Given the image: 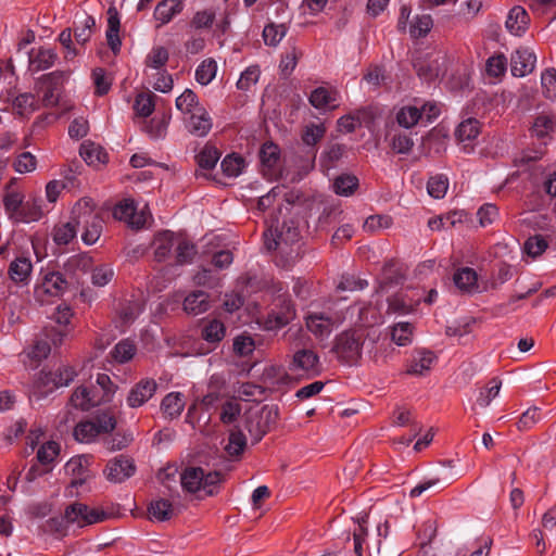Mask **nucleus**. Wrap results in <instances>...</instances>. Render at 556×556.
I'll list each match as a JSON object with an SVG mask.
<instances>
[{
  "label": "nucleus",
  "mask_w": 556,
  "mask_h": 556,
  "mask_svg": "<svg viewBox=\"0 0 556 556\" xmlns=\"http://www.w3.org/2000/svg\"><path fill=\"white\" fill-rule=\"evenodd\" d=\"M73 220L83 228L81 239L86 244L96 243L103 229V219L92 199L83 198L72 210Z\"/></svg>",
  "instance_id": "obj_1"
},
{
  "label": "nucleus",
  "mask_w": 556,
  "mask_h": 556,
  "mask_svg": "<svg viewBox=\"0 0 556 556\" xmlns=\"http://www.w3.org/2000/svg\"><path fill=\"white\" fill-rule=\"evenodd\" d=\"M365 334L362 330L350 329L334 338L331 353L343 365L355 366L362 358Z\"/></svg>",
  "instance_id": "obj_2"
},
{
  "label": "nucleus",
  "mask_w": 556,
  "mask_h": 556,
  "mask_svg": "<svg viewBox=\"0 0 556 556\" xmlns=\"http://www.w3.org/2000/svg\"><path fill=\"white\" fill-rule=\"evenodd\" d=\"M278 406L264 405L257 410H249L244 417V428L249 432L252 444L258 443L277 424Z\"/></svg>",
  "instance_id": "obj_3"
},
{
  "label": "nucleus",
  "mask_w": 556,
  "mask_h": 556,
  "mask_svg": "<svg viewBox=\"0 0 556 556\" xmlns=\"http://www.w3.org/2000/svg\"><path fill=\"white\" fill-rule=\"evenodd\" d=\"M115 515L103 509L91 508L87 504L75 502L64 509V519L70 525H77L79 528L103 522Z\"/></svg>",
  "instance_id": "obj_4"
},
{
  "label": "nucleus",
  "mask_w": 556,
  "mask_h": 556,
  "mask_svg": "<svg viewBox=\"0 0 556 556\" xmlns=\"http://www.w3.org/2000/svg\"><path fill=\"white\" fill-rule=\"evenodd\" d=\"M294 317L295 308L292 301L285 295H279L264 320V328L266 330H278L287 326Z\"/></svg>",
  "instance_id": "obj_5"
},
{
  "label": "nucleus",
  "mask_w": 556,
  "mask_h": 556,
  "mask_svg": "<svg viewBox=\"0 0 556 556\" xmlns=\"http://www.w3.org/2000/svg\"><path fill=\"white\" fill-rule=\"evenodd\" d=\"M65 79V73L62 71L51 72L45 74L37 80V85H40L42 91V105L45 108L55 106L59 104L58 91L63 85Z\"/></svg>",
  "instance_id": "obj_6"
},
{
  "label": "nucleus",
  "mask_w": 556,
  "mask_h": 556,
  "mask_svg": "<svg viewBox=\"0 0 556 556\" xmlns=\"http://www.w3.org/2000/svg\"><path fill=\"white\" fill-rule=\"evenodd\" d=\"M136 472V464L132 457L121 454L109 460L104 469L106 479L113 483H122Z\"/></svg>",
  "instance_id": "obj_7"
},
{
  "label": "nucleus",
  "mask_w": 556,
  "mask_h": 556,
  "mask_svg": "<svg viewBox=\"0 0 556 556\" xmlns=\"http://www.w3.org/2000/svg\"><path fill=\"white\" fill-rule=\"evenodd\" d=\"M265 236V247L268 251L281 249L282 245H291L300 240V230L298 224L290 219L283 222L280 228L275 229V236L269 239L267 233Z\"/></svg>",
  "instance_id": "obj_8"
},
{
  "label": "nucleus",
  "mask_w": 556,
  "mask_h": 556,
  "mask_svg": "<svg viewBox=\"0 0 556 556\" xmlns=\"http://www.w3.org/2000/svg\"><path fill=\"white\" fill-rule=\"evenodd\" d=\"M289 370L303 371L309 377L317 376L320 372L319 356L309 349L298 350L292 356Z\"/></svg>",
  "instance_id": "obj_9"
},
{
  "label": "nucleus",
  "mask_w": 556,
  "mask_h": 556,
  "mask_svg": "<svg viewBox=\"0 0 556 556\" xmlns=\"http://www.w3.org/2000/svg\"><path fill=\"white\" fill-rule=\"evenodd\" d=\"M420 303V294L414 289L401 290L388 299L389 312L407 314L415 309Z\"/></svg>",
  "instance_id": "obj_10"
},
{
  "label": "nucleus",
  "mask_w": 556,
  "mask_h": 556,
  "mask_svg": "<svg viewBox=\"0 0 556 556\" xmlns=\"http://www.w3.org/2000/svg\"><path fill=\"white\" fill-rule=\"evenodd\" d=\"M447 138V131L443 127L431 129L421 140V153L426 156L441 154L446 149Z\"/></svg>",
  "instance_id": "obj_11"
},
{
  "label": "nucleus",
  "mask_w": 556,
  "mask_h": 556,
  "mask_svg": "<svg viewBox=\"0 0 556 556\" xmlns=\"http://www.w3.org/2000/svg\"><path fill=\"white\" fill-rule=\"evenodd\" d=\"M157 383L154 379L146 378L136 383L127 396V404L131 408H137L147 403L155 393Z\"/></svg>",
  "instance_id": "obj_12"
},
{
  "label": "nucleus",
  "mask_w": 556,
  "mask_h": 556,
  "mask_svg": "<svg viewBox=\"0 0 556 556\" xmlns=\"http://www.w3.org/2000/svg\"><path fill=\"white\" fill-rule=\"evenodd\" d=\"M536 58L529 49H517L510 58V71L515 77H523L533 72Z\"/></svg>",
  "instance_id": "obj_13"
},
{
  "label": "nucleus",
  "mask_w": 556,
  "mask_h": 556,
  "mask_svg": "<svg viewBox=\"0 0 556 556\" xmlns=\"http://www.w3.org/2000/svg\"><path fill=\"white\" fill-rule=\"evenodd\" d=\"M378 535L382 536L372 546L367 545L368 556H400L403 553L402 546H392L391 541L388 539L389 523L386 521L382 526L379 525Z\"/></svg>",
  "instance_id": "obj_14"
},
{
  "label": "nucleus",
  "mask_w": 556,
  "mask_h": 556,
  "mask_svg": "<svg viewBox=\"0 0 556 556\" xmlns=\"http://www.w3.org/2000/svg\"><path fill=\"white\" fill-rule=\"evenodd\" d=\"M113 216L118 220L128 222L137 229L143 227L147 222V217L143 212L137 214L135 203L131 200H126L115 205Z\"/></svg>",
  "instance_id": "obj_15"
},
{
  "label": "nucleus",
  "mask_w": 556,
  "mask_h": 556,
  "mask_svg": "<svg viewBox=\"0 0 556 556\" xmlns=\"http://www.w3.org/2000/svg\"><path fill=\"white\" fill-rule=\"evenodd\" d=\"M305 325L315 338L319 340L327 339L332 332L333 320L324 313H313L306 316Z\"/></svg>",
  "instance_id": "obj_16"
},
{
  "label": "nucleus",
  "mask_w": 556,
  "mask_h": 556,
  "mask_svg": "<svg viewBox=\"0 0 556 556\" xmlns=\"http://www.w3.org/2000/svg\"><path fill=\"white\" fill-rule=\"evenodd\" d=\"M437 356L429 350H416L406 368V374L415 376H424L431 368Z\"/></svg>",
  "instance_id": "obj_17"
},
{
  "label": "nucleus",
  "mask_w": 556,
  "mask_h": 556,
  "mask_svg": "<svg viewBox=\"0 0 556 556\" xmlns=\"http://www.w3.org/2000/svg\"><path fill=\"white\" fill-rule=\"evenodd\" d=\"M189 115L190 117L187 123L189 132L197 137L206 136L212 129V119L207 111L203 106L197 108Z\"/></svg>",
  "instance_id": "obj_18"
},
{
  "label": "nucleus",
  "mask_w": 556,
  "mask_h": 556,
  "mask_svg": "<svg viewBox=\"0 0 556 556\" xmlns=\"http://www.w3.org/2000/svg\"><path fill=\"white\" fill-rule=\"evenodd\" d=\"M529 23L530 16L526 9L515 5L510 9L505 25L510 34L521 36L528 29Z\"/></svg>",
  "instance_id": "obj_19"
},
{
  "label": "nucleus",
  "mask_w": 556,
  "mask_h": 556,
  "mask_svg": "<svg viewBox=\"0 0 556 556\" xmlns=\"http://www.w3.org/2000/svg\"><path fill=\"white\" fill-rule=\"evenodd\" d=\"M211 307L210 295L205 291L197 290L188 294L184 300V311L189 315H200Z\"/></svg>",
  "instance_id": "obj_20"
},
{
  "label": "nucleus",
  "mask_w": 556,
  "mask_h": 556,
  "mask_svg": "<svg viewBox=\"0 0 556 556\" xmlns=\"http://www.w3.org/2000/svg\"><path fill=\"white\" fill-rule=\"evenodd\" d=\"M178 236L170 230L159 232L153 240L154 257L157 262L165 261L177 243Z\"/></svg>",
  "instance_id": "obj_21"
},
{
  "label": "nucleus",
  "mask_w": 556,
  "mask_h": 556,
  "mask_svg": "<svg viewBox=\"0 0 556 556\" xmlns=\"http://www.w3.org/2000/svg\"><path fill=\"white\" fill-rule=\"evenodd\" d=\"M108 30L106 40L110 49L114 54H117L121 50L122 41L119 38L121 21L118 11L115 7L111 5L108 9Z\"/></svg>",
  "instance_id": "obj_22"
},
{
  "label": "nucleus",
  "mask_w": 556,
  "mask_h": 556,
  "mask_svg": "<svg viewBox=\"0 0 556 556\" xmlns=\"http://www.w3.org/2000/svg\"><path fill=\"white\" fill-rule=\"evenodd\" d=\"M56 58L58 55L52 49H31L29 52V70L34 72L48 70L54 64Z\"/></svg>",
  "instance_id": "obj_23"
},
{
  "label": "nucleus",
  "mask_w": 556,
  "mask_h": 556,
  "mask_svg": "<svg viewBox=\"0 0 556 556\" xmlns=\"http://www.w3.org/2000/svg\"><path fill=\"white\" fill-rule=\"evenodd\" d=\"M203 469L201 467H186L180 473V483L184 491L197 493L202 490Z\"/></svg>",
  "instance_id": "obj_24"
},
{
  "label": "nucleus",
  "mask_w": 556,
  "mask_h": 556,
  "mask_svg": "<svg viewBox=\"0 0 556 556\" xmlns=\"http://www.w3.org/2000/svg\"><path fill=\"white\" fill-rule=\"evenodd\" d=\"M453 280L455 286L463 292L472 293L478 291V275L475 269L470 267H463L458 269Z\"/></svg>",
  "instance_id": "obj_25"
},
{
  "label": "nucleus",
  "mask_w": 556,
  "mask_h": 556,
  "mask_svg": "<svg viewBox=\"0 0 556 556\" xmlns=\"http://www.w3.org/2000/svg\"><path fill=\"white\" fill-rule=\"evenodd\" d=\"M15 184V179H11L5 185V194L3 198V204L7 213H9L11 218L16 220L18 214L23 207V194L17 191L12 190V186Z\"/></svg>",
  "instance_id": "obj_26"
},
{
  "label": "nucleus",
  "mask_w": 556,
  "mask_h": 556,
  "mask_svg": "<svg viewBox=\"0 0 556 556\" xmlns=\"http://www.w3.org/2000/svg\"><path fill=\"white\" fill-rule=\"evenodd\" d=\"M79 154L88 165L105 164L108 154L102 147L91 141L81 143Z\"/></svg>",
  "instance_id": "obj_27"
},
{
  "label": "nucleus",
  "mask_w": 556,
  "mask_h": 556,
  "mask_svg": "<svg viewBox=\"0 0 556 556\" xmlns=\"http://www.w3.org/2000/svg\"><path fill=\"white\" fill-rule=\"evenodd\" d=\"M148 515L150 520L164 522L175 516V509L169 501L160 498L150 503Z\"/></svg>",
  "instance_id": "obj_28"
},
{
  "label": "nucleus",
  "mask_w": 556,
  "mask_h": 556,
  "mask_svg": "<svg viewBox=\"0 0 556 556\" xmlns=\"http://www.w3.org/2000/svg\"><path fill=\"white\" fill-rule=\"evenodd\" d=\"M68 282L59 271H51L45 275L41 288L45 293L52 296L61 295L67 288Z\"/></svg>",
  "instance_id": "obj_29"
},
{
  "label": "nucleus",
  "mask_w": 556,
  "mask_h": 556,
  "mask_svg": "<svg viewBox=\"0 0 556 556\" xmlns=\"http://www.w3.org/2000/svg\"><path fill=\"white\" fill-rule=\"evenodd\" d=\"M181 0H162L155 8L154 16L162 24L168 23L173 16L182 11Z\"/></svg>",
  "instance_id": "obj_30"
},
{
  "label": "nucleus",
  "mask_w": 556,
  "mask_h": 556,
  "mask_svg": "<svg viewBox=\"0 0 556 556\" xmlns=\"http://www.w3.org/2000/svg\"><path fill=\"white\" fill-rule=\"evenodd\" d=\"M78 227L79 226L73 220V216L70 222L54 226L52 232L53 241L58 245L68 244L76 237Z\"/></svg>",
  "instance_id": "obj_31"
},
{
  "label": "nucleus",
  "mask_w": 556,
  "mask_h": 556,
  "mask_svg": "<svg viewBox=\"0 0 556 556\" xmlns=\"http://www.w3.org/2000/svg\"><path fill=\"white\" fill-rule=\"evenodd\" d=\"M185 402L182 400V395L179 392H173L167 394L162 403L161 409L164 415L170 419L178 417L184 410Z\"/></svg>",
  "instance_id": "obj_32"
},
{
  "label": "nucleus",
  "mask_w": 556,
  "mask_h": 556,
  "mask_svg": "<svg viewBox=\"0 0 556 556\" xmlns=\"http://www.w3.org/2000/svg\"><path fill=\"white\" fill-rule=\"evenodd\" d=\"M338 99V91L336 89H328L325 87H318L314 89L308 98L309 103L315 109H324L329 104L336 102Z\"/></svg>",
  "instance_id": "obj_33"
},
{
  "label": "nucleus",
  "mask_w": 556,
  "mask_h": 556,
  "mask_svg": "<svg viewBox=\"0 0 556 556\" xmlns=\"http://www.w3.org/2000/svg\"><path fill=\"white\" fill-rule=\"evenodd\" d=\"M247 447V438L243 431L235 427L229 431L228 443L225 446V451L231 457L240 456Z\"/></svg>",
  "instance_id": "obj_34"
},
{
  "label": "nucleus",
  "mask_w": 556,
  "mask_h": 556,
  "mask_svg": "<svg viewBox=\"0 0 556 556\" xmlns=\"http://www.w3.org/2000/svg\"><path fill=\"white\" fill-rule=\"evenodd\" d=\"M31 263L26 257H17L9 266V276L15 282H26L31 273Z\"/></svg>",
  "instance_id": "obj_35"
},
{
  "label": "nucleus",
  "mask_w": 556,
  "mask_h": 556,
  "mask_svg": "<svg viewBox=\"0 0 556 556\" xmlns=\"http://www.w3.org/2000/svg\"><path fill=\"white\" fill-rule=\"evenodd\" d=\"M226 336L225 325L217 319L208 321L201 330V337L207 343H219Z\"/></svg>",
  "instance_id": "obj_36"
},
{
  "label": "nucleus",
  "mask_w": 556,
  "mask_h": 556,
  "mask_svg": "<svg viewBox=\"0 0 556 556\" xmlns=\"http://www.w3.org/2000/svg\"><path fill=\"white\" fill-rule=\"evenodd\" d=\"M286 24L268 23L263 29V39L266 46L276 47L287 35Z\"/></svg>",
  "instance_id": "obj_37"
},
{
  "label": "nucleus",
  "mask_w": 556,
  "mask_h": 556,
  "mask_svg": "<svg viewBox=\"0 0 556 556\" xmlns=\"http://www.w3.org/2000/svg\"><path fill=\"white\" fill-rule=\"evenodd\" d=\"M480 132V123L476 118L463 121L455 130V136L459 141H470L477 138Z\"/></svg>",
  "instance_id": "obj_38"
},
{
  "label": "nucleus",
  "mask_w": 556,
  "mask_h": 556,
  "mask_svg": "<svg viewBox=\"0 0 556 556\" xmlns=\"http://www.w3.org/2000/svg\"><path fill=\"white\" fill-rule=\"evenodd\" d=\"M404 279V275L393 261L386 263L382 269V278L380 288L386 289L400 283Z\"/></svg>",
  "instance_id": "obj_39"
},
{
  "label": "nucleus",
  "mask_w": 556,
  "mask_h": 556,
  "mask_svg": "<svg viewBox=\"0 0 556 556\" xmlns=\"http://www.w3.org/2000/svg\"><path fill=\"white\" fill-rule=\"evenodd\" d=\"M197 254L195 245L187 239L180 238L178 236L176 243V264L184 265L192 262L194 255Z\"/></svg>",
  "instance_id": "obj_40"
},
{
  "label": "nucleus",
  "mask_w": 556,
  "mask_h": 556,
  "mask_svg": "<svg viewBox=\"0 0 556 556\" xmlns=\"http://www.w3.org/2000/svg\"><path fill=\"white\" fill-rule=\"evenodd\" d=\"M155 94L152 92H142L139 93L134 103V110L137 113V115L142 117L150 116L155 108Z\"/></svg>",
  "instance_id": "obj_41"
},
{
  "label": "nucleus",
  "mask_w": 556,
  "mask_h": 556,
  "mask_svg": "<svg viewBox=\"0 0 556 556\" xmlns=\"http://www.w3.org/2000/svg\"><path fill=\"white\" fill-rule=\"evenodd\" d=\"M72 405L81 410H89L90 408L97 406L100 402H96L91 395L90 391L85 387H78L72 394L70 399Z\"/></svg>",
  "instance_id": "obj_42"
},
{
  "label": "nucleus",
  "mask_w": 556,
  "mask_h": 556,
  "mask_svg": "<svg viewBox=\"0 0 556 556\" xmlns=\"http://www.w3.org/2000/svg\"><path fill=\"white\" fill-rule=\"evenodd\" d=\"M12 106L14 112L20 116L33 113L39 109L38 104L35 101V97L28 92L18 94L13 100Z\"/></svg>",
  "instance_id": "obj_43"
},
{
  "label": "nucleus",
  "mask_w": 556,
  "mask_h": 556,
  "mask_svg": "<svg viewBox=\"0 0 556 556\" xmlns=\"http://www.w3.org/2000/svg\"><path fill=\"white\" fill-rule=\"evenodd\" d=\"M73 434L78 442L89 443L99 435V430L96 429L92 420H87L77 424Z\"/></svg>",
  "instance_id": "obj_44"
},
{
  "label": "nucleus",
  "mask_w": 556,
  "mask_h": 556,
  "mask_svg": "<svg viewBox=\"0 0 556 556\" xmlns=\"http://www.w3.org/2000/svg\"><path fill=\"white\" fill-rule=\"evenodd\" d=\"M367 522L368 515L365 514L364 516L357 519V525L353 529V543L355 556H363V544L365 542V538L367 536Z\"/></svg>",
  "instance_id": "obj_45"
},
{
  "label": "nucleus",
  "mask_w": 556,
  "mask_h": 556,
  "mask_svg": "<svg viewBox=\"0 0 556 556\" xmlns=\"http://www.w3.org/2000/svg\"><path fill=\"white\" fill-rule=\"evenodd\" d=\"M422 118V113L416 106H404L396 114V122L400 126L410 128Z\"/></svg>",
  "instance_id": "obj_46"
},
{
  "label": "nucleus",
  "mask_w": 556,
  "mask_h": 556,
  "mask_svg": "<svg viewBox=\"0 0 556 556\" xmlns=\"http://www.w3.org/2000/svg\"><path fill=\"white\" fill-rule=\"evenodd\" d=\"M417 75L426 81H432L441 75L440 62L438 59L429 62L415 64Z\"/></svg>",
  "instance_id": "obj_47"
},
{
  "label": "nucleus",
  "mask_w": 556,
  "mask_h": 556,
  "mask_svg": "<svg viewBox=\"0 0 556 556\" xmlns=\"http://www.w3.org/2000/svg\"><path fill=\"white\" fill-rule=\"evenodd\" d=\"M219 157L220 153L215 147L205 144L203 150L197 155V162L201 168L212 169L215 167Z\"/></svg>",
  "instance_id": "obj_48"
},
{
  "label": "nucleus",
  "mask_w": 556,
  "mask_h": 556,
  "mask_svg": "<svg viewBox=\"0 0 556 556\" xmlns=\"http://www.w3.org/2000/svg\"><path fill=\"white\" fill-rule=\"evenodd\" d=\"M279 148L273 142H266L260 150V160L264 167L271 169L279 160Z\"/></svg>",
  "instance_id": "obj_49"
},
{
  "label": "nucleus",
  "mask_w": 556,
  "mask_h": 556,
  "mask_svg": "<svg viewBox=\"0 0 556 556\" xmlns=\"http://www.w3.org/2000/svg\"><path fill=\"white\" fill-rule=\"evenodd\" d=\"M357 187L358 178L354 175H341L333 182L334 191L340 195H351Z\"/></svg>",
  "instance_id": "obj_50"
},
{
  "label": "nucleus",
  "mask_w": 556,
  "mask_h": 556,
  "mask_svg": "<svg viewBox=\"0 0 556 556\" xmlns=\"http://www.w3.org/2000/svg\"><path fill=\"white\" fill-rule=\"evenodd\" d=\"M168 59V50L165 47L157 46L152 48L150 53L147 55L144 64L148 67L160 70L167 63Z\"/></svg>",
  "instance_id": "obj_51"
},
{
  "label": "nucleus",
  "mask_w": 556,
  "mask_h": 556,
  "mask_svg": "<svg viewBox=\"0 0 556 556\" xmlns=\"http://www.w3.org/2000/svg\"><path fill=\"white\" fill-rule=\"evenodd\" d=\"M217 65L213 59L204 60L195 71V79L201 85H207L216 75Z\"/></svg>",
  "instance_id": "obj_52"
},
{
  "label": "nucleus",
  "mask_w": 556,
  "mask_h": 556,
  "mask_svg": "<svg viewBox=\"0 0 556 556\" xmlns=\"http://www.w3.org/2000/svg\"><path fill=\"white\" fill-rule=\"evenodd\" d=\"M136 354V345L129 340L118 342L111 352L112 357L118 363L130 361Z\"/></svg>",
  "instance_id": "obj_53"
},
{
  "label": "nucleus",
  "mask_w": 556,
  "mask_h": 556,
  "mask_svg": "<svg viewBox=\"0 0 556 556\" xmlns=\"http://www.w3.org/2000/svg\"><path fill=\"white\" fill-rule=\"evenodd\" d=\"M413 326L409 323H399L391 330V339L400 346L406 345L412 341Z\"/></svg>",
  "instance_id": "obj_54"
},
{
  "label": "nucleus",
  "mask_w": 556,
  "mask_h": 556,
  "mask_svg": "<svg viewBox=\"0 0 556 556\" xmlns=\"http://www.w3.org/2000/svg\"><path fill=\"white\" fill-rule=\"evenodd\" d=\"M176 108L185 114L195 111L197 108H202L199 104L197 94L191 89H186L177 99Z\"/></svg>",
  "instance_id": "obj_55"
},
{
  "label": "nucleus",
  "mask_w": 556,
  "mask_h": 556,
  "mask_svg": "<svg viewBox=\"0 0 556 556\" xmlns=\"http://www.w3.org/2000/svg\"><path fill=\"white\" fill-rule=\"evenodd\" d=\"M513 267L504 262L497 264L496 270L493 271L489 286L491 289H497L500 286L513 278Z\"/></svg>",
  "instance_id": "obj_56"
},
{
  "label": "nucleus",
  "mask_w": 556,
  "mask_h": 556,
  "mask_svg": "<svg viewBox=\"0 0 556 556\" xmlns=\"http://www.w3.org/2000/svg\"><path fill=\"white\" fill-rule=\"evenodd\" d=\"M41 201L34 200L31 203L27 202L23 205L18 217H16L17 222H35L42 217L43 212L41 208Z\"/></svg>",
  "instance_id": "obj_57"
},
{
  "label": "nucleus",
  "mask_w": 556,
  "mask_h": 556,
  "mask_svg": "<svg viewBox=\"0 0 556 556\" xmlns=\"http://www.w3.org/2000/svg\"><path fill=\"white\" fill-rule=\"evenodd\" d=\"M448 188V180L444 175L431 177L427 184L428 193L434 199H442Z\"/></svg>",
  "instance_id": "obj_58"
},
{
  "label": "nucleus",
  "mask_w": 556,
  "mask_h": 556,
  "mask_svg": "<svg viewBox=\"0 0 556 556\" xmlns=\"http://www.w3.org/2000/svg\"><path fill=\"white\" fill-rule=\"evenodd\" d=\"M554 130V119L553 116L548 114H540L534 119L533 126H532V132L538 138H544L549 132Z\"/></svg>",
  "instance_id": "obj_59"
},
{
  "label": "nucleus",
  "mask_w": 556,
  "mask_h": 556,
  "mask_svg": "<svg viewBox=\"0 0 556 556\" xmlns=\"http://www.w3.org/2000/svg\"><path fill=\"white\" fill-rule=\"evenodd\" d=\"M92 421L96 429L99 430V434L112 432L117 424L114 415L109 410L98 413Z\"/></svg>",
  "instance_id": "obj_60"
},
{
  "label": "nucleus",
  "mask_w": 556,
  "mask_h": 556,
  "mask_svg": "<svg viewBox=\"0 0 556 556\" xmlns=\"http://www.w3.org/2000/svg\"><path fill=\"white\" fill-rule=\"evenodd\" d=\"M243 164L241 156L231 154L222 161L220 167L227 177H237L242 172Z\"/></svg>",
  "instance_id": "obj_61"
},
{
  "label": "nucleus",
  "mask_w": 556,
  "mask_h": 556,
  "mask_svg": "<svg viewBox=\"0 0 556 556\" xmlns=\"http://www.w3.org/2000/svg\"><path fill=\"white\" fill-rule=\"evenodd\" d=\"M326 132L323 124H309L302 131V140L307 146H315Z\"/></svg>",
  "instance_id": "obj_62"
},
{
  "label": "nucleus",
  "mask_w": 556,
  "mask_h": 556,
  "mask_svg": "<svg viewBox=\"0 0 556 556\" xmlns=\"http://www.w3.org/2000/svg\"><path fill=\"white\" fill-rule=\"evenodd\" d=\"M261 71L258 65L249 66L237 81V88L240 90H249L251 86L258 81Z\"/></svg>",
  "instance_id": "obj_63"
},
{
  "label": "nucleus",
  "mask_w": 556,
  "mask_h": 556,
  "mask_svg": "<svg viewBox=\"0 0 556 556\" xmlns=\"http://www.w3.org/2000/svg\"><path fill=\"white\" fill-rule=\"evenodd\" d=\"M239 392L247 401L262 402L266 397L267 390L262 386L247 382L241 386Z\"/></svg>",
  "instance_id": "obj_64"
}]
</instances>
